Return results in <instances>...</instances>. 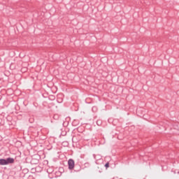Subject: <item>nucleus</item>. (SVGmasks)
Instances as JSON below:
<instances>
[{
	"label": "nucleus",
	"instance_id": "obj_3",
	"mask_svg": "<svg viewBox=\"0 0 179 179\" xmlns=\"http://www.w3.org/2000/svg\"><path fill=\"white\" fill-rule=\"evenodd\" d=\"M105 167L106 169H108V167H110V163L107 162L106 164H105Z\"/></svg>",
	"mask_w": 179,
	"mask_h": 179
},
{
	"label": "nucleus",
	"instance_id": "obj_4",
	"mask_svg": "<svg viewBox=\"0 0 179 179\" xmlns=\"http://www.w3.org/2000/svg\"><path fill=\"white\" fill-rule=\"evenodd\" d=\"M75 171H80V166H78V169H76Z\"/></svg>",
	"mask_w": 179,
	"mask_h": 179
},
{
	"label": "nucleus",
	"instance_id": "obj_1",
	"mask_svg": "<svg viewBox=\"0 0 179 179\" xmlns=\"http://www.w3.org/2000/svg\"><path fill=\"white\" fill-rule=\"evenodd\" d=\"M15 163V159L8 157L7 159H0V166H6L8 164H13Z\"/></svg>",
	"mask_w": 179,
	"mask_h": 179
},
{
	"label": "nucleus",
	"instance_id": "obj_2",
	"mask_svg": "<svg viewBox=\"0 0 179 179\" xmlns=\"http://www.w3.org/2000/svg\"><path fill=\"white\" fill-rule=\"evenodd\" d=\"M68 165L69 170H73V169H75V161H73L72 159H69Z\"/></svg>",
	"mask_w": 179,
	"mask_h": 179
}]
</instances>
